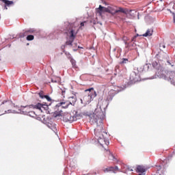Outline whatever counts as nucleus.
<instances>
[{"label": "nucleus", "mask_w": 175, "mask_h": 175, "mask_svg": "<svg viewBox=\"0 0 175 175\" xmlns=\"http://www.w3.org/2000/svg\"><path fill=\"white\" fill-rule=\"evenodd\" d=\"M27 36V32L25 31L23 33H21L19 35L20 38H25Z\"/></svg>", "instance_id": "473e14b6"}, {"label": "nucleus", "mask_w": 175, "mask_h": 175, "mask_svg": "<svg viewBox=\"0 0 175 175\" xmlns=\"http://www.w3.org/2000/svg\"><path fill=\"white\" fill-rule=\"evenodd\" d=\"M104 143L106 146H109V144H110V142H109V139L105 138V141Z\"/></svg>", "instance_id": "e433bc0d"}, {"label": "nucleus", "mask_w": 175, "mask_h": 175, "mask_svg": "<svg viewBox=\"0 0 175 175\" xmlns=\"http://www.w3.org/2000/svg\"><path fill=\"white\" fill-rule=\"evenodd\" d=\"M18 111H20V114H23V116H29V117H32L33 118L35 117V116H36V113L33 111H24V109L21 111V109H18Z\"/></svg>", "instance_id": "9b49d317"}, {"label": "nucleus", "mask_w": 175, "mask_h": 175, "mask_svg": "<svg viewBox=\"0 0 175 175\" xmlns=\"http://www.w3.org/2000/svg\"><path fill=\"white\" fill-rule=\"evenodd\" d=\"M5 9L8 10V8H6V5H5Z\"/></svg>", "instance_id": "0e129e2a"}, {"label": "nucleus", "mask_w": 175, "mask_h": 175, "mask_svg": "<svg viewBox=\"0 0 175 175\" xmlns=\"http://www.w3.org/2000/svg\"><path fill=\"white\" fill-rule=\"evenodd\" d=\"M72 114L73 115L72 116L76 118V121H77V120L81 117L80 113H79L77 111H73Z\"/></svg>", "instance_id": "5701e85b"}, {"label": "nucleus", "mask_w": 175, "mask_h": 175, "mask_svg": "<svg viewBox=\"0 0 175 175\" xmlns=\"http://www.w3.org/2000/svg\"><path fill=\"white\" fill-rule=\"evenodd\" d=\"M5 6L10 7L12 6V5H13V3H14V2H13V1H10V0H7L5 3H4Z\"/></svg>", "instance_id": "cd10ccee"}, {"label": "nucleus", "mask_w": 175, "mask_h": 175, "mask_svg": "<svg viewBox=\"0 0 175 175\" xmlns=\"http://www.w3.org/2000/svg\"><path fill=\"white\" fill-rule=\"evenodd\" d=\"M79 54H83V52H81V51H79Z\"/></svg>", "instance_id": "bf43d9fd"}, {"label": "nucleus", "mask_w": 175, "mask_h": 175, "mask_svg": "<svg viewBox=\"0 0 175 175\" xmlns=\"http://www.w3.org/2000/svg\"><path fill=\"white\" fill-rule=\"evenodd\" d=\"M46 126H48V128H51V126H53V124L51 123H47Z\"/></svg>", "instance_id": "c03bdc74"}, {"label": "nucleus", "mask_w": 175, "mask_h": 175, "mask_svg": "<svg viewBox=\"0 0 175 175\" xmlns=\"http://www.w3.org/2000/svg\"><path fill=\"white\" fill-rule=\"evenodd\" d=\"M127 170H129L130 172H133V169H131L130 167H127Z\"/></svg>", "instance_id": "09e8293b"}, {"label": "nucleus", "mask_w": 175, "mask_h": 175, "mask_svg": "<svg viewBox=\"0 0 175 175\" xmlns=\"http://www.w3.org/2000/svg\"><path fill=\"white\" fill-rule=\"evenodd\" d=\"M113 168H114V172H116V170H119L118 166H117V165L113 167Z\"/></svg>", "instance_id": "a18cd8bd"}, {"label": "nucleus", "mask_w": 175, "mask_h": 175, "mask_svg": "<svg viewBox=\"0 0 175 175\" xmlns=\"http://www.w3.org/2000/svg\"><path fill=\"white\" fill-rule=\"evenodd\" d=\"M109 159L110 161H116L118 162V160H117V159L116 158V157L114 156V154H113V153L109 152Z\"/></svg>", "instance_id": "4be33fe9"}, {"label": "nucleus", "mask_w": 175, "mask_h": 175, "mask_svg": "<svg viewBox=\"0 0 175 175\" xmlns=\"http://www.w3.org/2000/svg\"><path fill=\"white\" fill-rule=\"evenodd\" d=\"M26 39L28 41L33 40V39H35V36H33V35H27Z\"/></svg>", "instance_id": "c756f323"}, {"label": "nucleus", "mask_w": 175, "mask_h": 175, "mask_svg": "<svg viewBox=\"0 0 175 175\" xmlns=\"http://www.w3.org/2000/svg\"><path fill=\"white\" fill-rule=\"evenodd\" d=\"M5 103H8V105H10L12 103V101L10 100H4L2 102L1 105H5Z\"/></svg>", "instance_id": "4c0bfd02"}, {"label": "nucleus", "mask_w": 175, "mask_h": 175, "mask_svg": "<svg viewBox=\"0 0 175 175\" xmlns=\"http://www.w3.org/2000/svg\"><path fill=\"white\" fill-rule=\"evenodd\" d=\"M167 65H171L172 67L174 66V64L173 63H171L169 60L167 61Z\"/></svg>", "instance_id": "37998d69"}, {"label": "nucleus", "mask_w": 175, "mask_h": 175, "mask_svg": "<svg viewBox=\"0 0 175 175\" xmlns=\"http://www.w3.org/2000/svg\"><path fill=\"white\" fill-rule=\"evenodd\" d=\"M38 95L40 96V99H44L46 96L43 90H40V92L38 93Z\"/></svg>", "instance_id": "b1692460"}, {"label": "nucleus", "mask_w": 175, "mask_h": 175, "mask_svg": "<svg viewBox=\"0 0 175 175\" xmlns=\"http://www.w3.org/2000/svg\"><path fill=\"white\" fill-rule=\"evenodd\" d=\"M116 13H124V14H131L132 10H125L122 8H119L118 10H113V8L111 9V14L114 16Z\"/></svg>", "instance_id": "0eeeda50"}, {"label": "nucleus", "mask_w": 175, "mask_h": 175, "mask_svg": "<svg viewBox=\"0 0 175 175\" xmlns=\"http://www.w3.org/2000/svg\"><path fill=\"white\" fill-rule=\"evenodd\" d=\"M131 10L132 12H131V14H126L127 16H131V17H135V13H136V11H135V10Z\"/></svg>", "instance_id": "c9c22d12"}, {"label": "nucleus", "mask_w": 175, "mask_h": 175, "mask_svg": "<svg viewBox=\"0 0 175 175\" xmlns=\"http://www.w3.org/2000/svg\"><path fill=\"white\" fill-rule=\"evenodd\" d=\"M136 172L137 173L144 174H146V172H147V170L143 165H137L136 167Z\"/></svg>", "instance_id": "4468645a"}, {"label": "nucleus", "mask_w": 175, "mask_h": 175, "mask_svg": "<svg viewBox=\"0 0 175 175\" xmlns=\"http://www.w3.org/2000/svg\"><path fill=\"white\" fill-rule=\"evenodd\" d=\"M113 51H116V49H113Z\"/></svg>", "instance_id": "338daca9"}, {"label": "nucleus", "mask_w": 175, "mask_h": 175, "mask_svg": "<svg viewBox=\"0 0 175 175\" xmlns=\"http://www.w3.org/2000/svg\"><path fill=\"white\" fill-rule=\"evenodd\" d=\"M78 49H84L83 46H78Z\"/></svg>", "instance_id": "5fc2aeb1"}, {"label": "nucleus", "mask_w": 175, "mask_h": 175, "mask_svg": "<svg viewBox=\"0 0 175 175\" xmlns=\"http://www.w3.org/2000/svg\"><path fill=\"white\" fill-rule=\"evenodd\" d=\"M124 44L126 45V49H129V42L124 41Z\"/></svg>", "instance_id": "79ce46f5"}, {"label": "nucleus", "mask_w": 175, "mask_h": 175, "mask_svg": "<svg viewBox=\"0 0 175 175\" xmlns=\"http://www.w3.org/2000/svg\"><path fill=\"white\" fill-rule=\"evenodd\" d=\"M73 42H75V40L70 39L66 42V46H72Z\"/></svg>", "instance_id": "393cba45"}, {"label": "nucleus", "mask_w": 175, "mask_h": 175, "mask_svg": "<svg viewBox=\"0 0 175 175\" xmlns=\"http://www.w3.org/2000/svg\"><path fill=\"white\" fill-rule=\"evenodd\" d=\"M104 173H109V172H113L114 174H116V171H114V167L111 166L109 167H107L103 170Z\"/></svg>", "instance_id": "6ab92c4d"}, {"label": "nucleus", "mask_w": 175, "mask_h": 175, "mask_svg": "<svg viewBox=\"0 0 175 175\" xmlns=\"http://www.w3.org/2000/svg\"><path fill=\"white\" fill-rule=\"evenodd\" d=\"M96 12L98 13L100 16H102L103 13H109L111 14V7L105 8L100 5L99 7L96 9Z\"/></svg>", "instance_id": "423d86ee"}, {"label": "nucleus", "mask_w": 175, "mask_h": 175, "mask_svg": "<svg viewBox=\"0 0 175 175\" xmlns=\"http://www.w3.org/2000/svg\"><path fill=\"white\" fill-rule=\"evenodd\" d=\"M26 31L27 33H33V32H35V29H28Z\"/></svg>", "instance_id": "2f4dec72"}, {"label": "nucleus", "mask_w": 175, "mask_h": 175, "mask_svg": "<svg viewBox=\"0 0 175 175\" xmlns=\"http://www.w3.org/2000/svg\"><path fill=\"white\" fill-rule=\"evenodd\" d=\"M52 83H57V80L51 79Z\"/></svg>", "instance_id": "8fccbe9b"}, {"label": "nucleus", "mask_w": 175, "mask_h": 175, "mask_svg": "<svg viewBox=\"0 0 175 175\" xmlns=\"http://www.w3.org/2000/svg\"><path fill=\"white\" fill-rule=\"evenodd\" d=\"M135 71L137 72V73H139V75H140V73H144V70L143 69V66L137 68V70H135Z\"/></svg>", "instance_id": "c85d7f7f"}, {"label": "nucleus", "mask_w": 175, "mask_h": 175, "mask_svg": "<svg viewBox=\"0 0 175 175\" xmlns=\"http://www.w3.org/2000/svg\"><path fill=\"white\" fill-rule=\"evenodd\" d=\"M151 66V64H146L144 66H143L144 72H148V70H150Z\"/></svg>", "instance_id": "aec40b11"}, {"label": "nucleus", "mask_w": 175, "mask_h": 175, "mask_svg": "<svg viewBox=\"0 0 175 175\" xmlns=\"http://www.w3.org/2000/svg\"><path fill=\"white\" fill-rule=\"evenodd\" d=\"M72 98V99H73V98H75L74 96L70 97V98Z\"/></svg>", "instance_id": "680f3d73"}, {"label": "nucleus", "mask_w": 175, "mask_h": 175, "mask_svg": "<svg viewBox=\"0 0 175 175\" xmlns=\"http://www.w3.org/2000/svg\"><path fill=\"white\" fill-rule=\"evenodd\" d=\"M130 81L125 83V88H129V87H132L135 83H137V81H140V74H139L136 70L133 71L130 75Z\"/></svg>", "instance_id": "39448f33"}, {"label": "nucleus", "mask_w": 175, "mask_h": 175, "mask_svg": "<svg viewBox=\"0 0 175 175\" xmlns=\"http://www.w3.org/2000/svg\"><path fill=\"white\" fill-rule=\"evenodd\" d=\"M154 32V30L150 28L148 29L146 32L142 35L144 38H147V36H152V33Z\"/></svg>", "instance_id": "2eb2a0df"}, {"label": "nucleus", "mask_w": 175, "mask_h": 175, "mask_svg": "<svg viewBox=\"0 0 175 175\" xmlns=\"http://www.w3.org/2000/svg\"><path fill=\"white\" fill-rule=\"evenodd\" d=\"M121 167H122V169H126V170L128 169V165H126L124 163H121Z\"/></svg>", "instance_id": "58836bf2"}, {"label": "nucleus", "mask_w": 175, "mask_h": 175, "mask_svg": "<svg viewBox=\"0 0 175 175\" xmlns=\"http://www.w3.org/2000/svg\"><path fill=\"white\" fill-rule=\"evenodd\" d=\"M128 62H129L128 58H122V61L120 62V64L123 65L124 64H128Z\"/></svg>", "instance_id": "bb28decb"}, {"label": "nucleus", "mask_w": 175, "mask_h": 175, "mask_svg": "<svg viewBox=\"0 0 175 175\" xmlns=\"http://www.w3.org/2000/svg\"><path fill=\"white\" fill-rule=\"evenodd\" d=\"M94 175H96V172H94Z\"/></svg>", "instance_id": "052dcab7"}, {"label": "nucleus", "mask_w": 175, "mask_h": 175, "mask_svg": "<svg viewBox=\"0 0 175 175\" xmlns=\"http://www.w3.org/2000/svg\"><path fill=\"white\" fill-rule=\"evenodd\" d=\"M165 57H167V55L166 53H165Z\"/></svg>", "instance_id": "e2e57ef3"}, {"label": "nucleus", "mask_w": 175, "mask_h": 175, "mask_svg": "<svg viewBox=\"0 0 175 175\" xmlns=\"http://www.w3.org/2000/svg\"><path fill=\"white\" fill-rule=\"evenodd\" d=\"M10 113H12V109H8L7 111H5L4 113L0 114V116H3V114H10Z\"/></svg>", "instance_id": "f704fd0d"}, {"label": "nucleus", "mask_w": 175, "mask_h": 175, "mask_svg": "<svg viewBox=\"0 0 175 175\" xmlns=\"http://www.w3.org/2000/svg\"><path fill=\"white\" fill-rule=\"evenodd\" d=\"M49 129H51V131H53V132H54V133H55L57 135V133H58V132L57 131V126H55V124H52L51 127H49Z\"/></svg>", "instance_id": "a878e982"}, {"label": "nucleus", "mask_w": 175, "mask_h": 175, "mask_svg": "<svg viewBox=\"0 0 175 175\" xmlns=\"http://www.w3.org/2000/svg\"><path fill=\"white\" fill-rule=\"evenodd\" d=\"M85 21H83L80 23L81 27H84V24H85Z\"/></svg>", "instance_id": "49530a36"}, {"label": "nucleus", "mask_w": 175, "mask_h": 175, "mask_svg": "<svg viewBox=\"0 0 175 175\" xmlns=\"http://www.w3.org/2000/svg\"><path fill=\"white\" fill-rule=\"evenodd\" d=\"M152 66L155 69L156 71V75L159 79H163V80H166L167 81H170L171 84L172 85H174L175 87V81L174 80H172V78L170 77H166L165 74H163V67L159 64V61H154L152 63Z\"/></svg>", "instance_id": "f03ea898"}, {"label": "nucleus", "mask_w": 175, "mask_h": 175, "mask_svg": "<svg viewBox=\"0 0 175 175\" xmlns=\"http://www.w3.org/2000/svg\"><path fill=\"white\" fill-rule=\"evenodd\" d=\"M70 167H75V165H72V163L70 164Z\"/></svg>", "instance_id": "864d4df0"}, {"label": "nucleus", "mask_w": 175, "mask_h": 175, "mask_svg": "<svg viewBox=\"0 0 175 175\" xmlns=\"http://www.w3.org/2000/svg\"><path fill=\"white\" fill-rule=\"evenodd\" d=\"M27 106H29V105H26V106H21V109H19V110L21 111H31V109H33V108H29V107H27Z\"/></svg>", "instance_id": "412c9836"}, {"label": "nucleus", "mask_w": 175, "mask_h": 175, "mask_svg": "<svg viewBox=\"0 0 175 175\" xmlns=\"http://www.w3.org/2000/svg\"><path fill=\"white\" fill-rule=\"evenodd\" d=\"M73 51H77V49H73Z\"/></svg>", "instance_id": "13d9d810"}, {"label": "nucleus", "mask_w": 175, "mask_h": 175, "mask_svg": "<svg viewBox=\"0 0 175 175\" xmlns=\"http://www.w3.org/2000/svg\"><path fill=\"white\" fill-rule=\"evenodd\" d=\"M51 35H53V33H51V34H50V36H51Z\"/></svg>", "instance_id": "69168bd1"}, {"label": "nucleus", "mask_w": 175, "mask_h": 175, "mask_svg": "<svg viewBox=\"0 0 175 175\" xmlns=\"http://www.w3.org/2000/svg\"><path fill=\"white\" fill-rule=\"evenodd\" d=\"M68 59H70V63L72 65V68H77V66L76 65V60L73 59L72 57V55L69 54L68 56Z\"/></svg>", "instance_id": "dca6fc26"}, {"label": "nucleus", "mask_w": 175, "mask_h": 175, "mask_svg": "<svg viewBox=\"0 0 175 175\" xmlns=\"http://www.w3.org/2000/svg\"><path fill=\"white\" fill-rule=\"evenodd\" d=\"M161 165H154V170H156V172H153L152 175H161V173H159V171L161 169H162V166H163V163L165 161H162Z\"/></svg>", "instance_id": "ddd939ff"}, {"label": "nucleus", "mask_w": 175, "mask_h": 175, "mask_svg": "<svg viewBox=\"0 0 175 175\" xmlns=\"http://www.w3.org/2000/svg\"><path fill=\"white\" fill-rule=\"evenodd\" d=\"M163 49H166V45H163Z\"/></svg>", "instance_id": "6e6d98bb"}, {"label": "nucleus", "mask_w": 175, "mask_h": 175, "mask_svg": "<svg viewBox=\"0 0 175 175\" xmlns=\"http://www.w3.org/2000/svg\"><path fill=\"white\" fill-rule=\"evenodd\" d=\"M63 121L64 122H69V124H72L73 121H76V118L72 115H67L63 118Z\"/></svg>", "instance_id": "f8f14e48"}, {"label": "nucleus", "mask_w": 175, "mask_h": 175, "mask_svg": "<svg viewBox=\"0 0 175 175\" xmlns=\"http://www.w3.org/2000/svg\"><path fill=\"white\" fill-rule=\"evenodd\" d=\"M44 99H46L48 102H53V99H51V97H50V96L48 94L45 95Z\"/></svg>", "instance_id": "7c9ffc66"}, {"label": "nucleus", "mask_w": 175, "mask_h": 175, "mask_svg": "<svg viewBox=\"0 0 175 175\" xmlns=\"http://www.w3.org/2000/svg\"><path fill=\"white\" fill-rule=\"evenodd\" d=\"M90 117L91 124L97 126V129H94V131H99V136H97L98 143L101 147H103L105 138L103 133L107 135V132L103 131V120H105L106 114L102 109H98V111L92 113Z\"/></svg>", "instance_id": "f257e3e1"}, {"label": "nucleus", "mask_w": 175, "mask_h": 175, "mask_svg": "<svg viewBox=\"0 0 175 175\" xmlns=\"http://www.w3.org/2000/svg\"><path fill=\"white\" fill-rule=\"evenodd\" d=\"M70 105H73V103L70 101H64L63 100L62 102L59 103L55 106V109H59V107H62V109H68Z\"/></svg>", "instance_id": "6e6552de"}, {"label": "nucleus", "mask_w": 175, "mask_h": 175, "mask_svg": "<svg viewBox=\"0 0 175 175\" xmlns=\"http://www.w3.org/2000/svg\"><path fill=\"white\" fill-rule=\"evenodd\" d=\"M65 90H62V96H64V98H65V96H64V94H65Z\"/></svg>", "instance_id": "de8ad7c7"}, {"label": "nucleus", "mask_w": 175, "mask_h": 175, "mask_svg": "<svg viewBox=\"0 0 175 175\" xmlns=\"http://www.w3.org/2000/svg\"><path fill=\"white\" fill-rule=\"evenodd\" d=\"M137 36H139V34H137L136 36H134L132 38H131V42H135L136 38H137Z\"/></svg>", "instance_id": "ea45409f"}, {"label": "nucleus", "mask_w": 175, "mask_h": 175, "mask_svg": "<svg viewBox=\"0 0 175 175\" xmlns=\"http://www.w3.org/2000/svg\"><path fill=\"white\" fill-rule=\"evenodd\" d=\"M136 46V44L135 42L132 43V40H131V42L129 44V49H131V47H135Z\"/></svg>", "instance_id": "72a5a7b5"}, {"label": "nucleus", "mask_w": 175, "mask_h": 175, "mask_svg": "<svg viewBox=\"0 0 175 175\" xmlns=\"http://www.w3.org/2000/svg\"><path fill=\"white\" fill-rule=\"evenodd\" d=\"M1 2H3V3H5V2L8 1V0H0Z\"/></svg>", "instance_id": "3c124183"}, {"label": "nucleus", "mask_w": 175, "mask_h": 175, "mask_svg": "<svg viewBox=\"0 0 175 175\" xmlns=\"http://www.w3.org/2000/svg\"><path fill=\"white\" fill-rule=\"evenodd\" d=\"M85 92H88V95L83 96L84 105H90L94 98H96V92L94 91V88H90L85 90Z\"/></svg>", "instance_id": "20e7f679"}, {"label": "nucleus", "mask_w": 175, "mask_h": 175, "mask_svg": "<svg viewBox=\"0 0 175 175\" xmlns=\"http://www.w3.org/2000/svg\"><path fill=\"white\" fill-rule=\"evenodd\" d=\"M51 103L49 105H47V103H38L36 105H29V106H27L26 107H29V109H36L41 111V113H43V110H44L46 113V114H51L50 113V111H49V106H51Z\"/></svg>", "instance_id": "7ed1b4c3"}, {"label": "nucleus", "mask_w": 175, "mask_h": 175, "mask_svg": "<svg viewBox=\"0 0 175 175\" xmlns=\"http://www.w3.org/2000/svg\"><path fill=\"white\" fill-rule=\"evenodd\" d=\"M55 110H56V111L53 113V116L55 118H56V117H61V116H62V109H59L57 108Z\"/></svg>", "instance_id": "f3484780"}, {"label": "nucleus", "mask_w": 175, "mask_h": 175, "mask_svg": "<svg viewBox=\"0 0 175 175\" xmlns=\"http://www.w3.org/2000/svg\"><path fill=\"white\" fill-rule=\"evenodd\" d=\"M137 18H138V20H139V18H140L139 16V13H137Z\"/></svg>", "instance_id": "4d7b16f0"}, {"label": "nucleus", "mask_w": 175, "mask_h": 175, "mask_svg": "<svg viewBox=\"0 0 175 175\" xmlns=\"http://www.w3.org/2000/svg\"><path fill=\"white\" fill-rule=\"evenodd\" d=\"M113 96H110V94H109L107 97L106 100H103L104 103H107L106 107H107V106H109V103L111 102V100H113Z\"/></svg>", "instance_id": "a211bd4d"}, {"label": "nucleus", "mask_w": 175, "mask_h": 175, "mask_svg": "<svg viewBox=\"0 0 175 175\" xmlns=\"http://www.w3.org/2000/svg\"><path fill=\"white\" fill-rule=\"evenodd\" d=\"M78 33H79V29L76 30L73 28H70L68 29L69 39H73L75 40V39H76V35H77Z\"/></svg>", "instance_id": "1a4fd4ad"}, {"label": "nucleus", "mask_w": 175, "mask_h": 175, "mask_svg": "<svg viewBox=\"0 0 175 175\" xmlns=\"http://www.w3.org/2000/svg\"><path fill=\"white\" fill-rule=\"evenodd\" d=\"M12 114H20V111H17L16 110H12Z\"/></svg>", "instance_id": "a19ab883"}, {"label": "nucleus", "mask_w": 175, "mask_h": 175, "mask_svg": "<svg viewBox=\"0 0 175 175\" xmlns=\"http://www.w3.org/2000/svg\"><path fill=\"white\" fill-rule=\"evenodd\" d=\"M63 175H65V173L63 172Z\"/></svg>", "instance_id": "774afa93"}, {"label": "nucleus", "mask_w": 175, "mask_h": 175, "mask_svg": "<svg viewBox=\"0 0 175 175\" xmlns=\"http://www.w3.org/2000/svg\"><path fill=\"white\" fill-rule=\"evenodd\" d=\"M81 103L83 105H84V100H83V99H81Z\"/></svg>", "instance_id": "603ef678"}, {"label": "nucleus", "mask_w": 175, "mask_h": 175, "mask_svg": "<svg viewBox=\"0 0 175 175\" xmlns=\"http://www.w3.org/2000/svg\"><path fill=\"white\" fill-rule=\"evenodd\" d=\"M125 86H124L123 88H118L117 90H111L109 92V95L112 96L113 98H114V96H116V95H117V94H118V92H121V91H124V90H125Z\"/></svg>", "instance_id": "9d476101"}]
</instances>
